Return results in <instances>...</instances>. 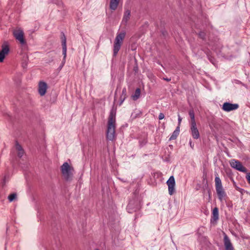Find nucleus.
Listing matches in <instances>:
<instances>
[{
	"instance_id": "obj_6",
	"label": "nucleus",
	"mask_w": 250,
	"mask_h": 250,
	"mask_svg": "<svg viewBox=\"0 0 250 250\" xmlns=\"http://www.w3.org/2000/svg\"><path fill=\"white\" fill-rule=\"evenodd\" d=\"M167 185L168 186V193L172 195L175 192V181L173 176L169 177L167 182Z\"/></svg>"
},
{
	"instance_id": "obj_31",
	"label": "nucleus",
	"mask_w": 250,
	"mask_h": 250,
	"mask_svg": "<svg viewBox=\"0 0 250 250\" xmlns=\"http://www.w3.org/2000/svg\"><path fill=\"white\" fill-rule=\"evenodd\" d=\"M98 250V249H96V250Z\"/></svg>"
},
{
	"instance_id": "obj_19",
	"label": "nucleus",
	"mask_w": 250,
	"mask_h": 250,
	"mask_svg": "<svg viewBox=\"0 0 250 250\" xmlns=\"http://www.w3.org/2000/svg\"><path fill=\"white\" fill-rule=\"evenodd\" d=\"M130 16V11L128 10H126L124 14L123 21L125 22L129 19Z\"/></svg>"
},
{
	"instance_id": "obj_12",
	"label": "nucleus",
	"mask_w": 250,
	"mask_h": 250,
	"mask_svg": "<svg viewBox=\"0 0 250 250\" xmlns=\"http://www.w3.org/2000/svg\"><path fill=\"white\" fill-rule=\"evenodd\" d=\"M224 242L226 250H234V248L229 238L226 235L224 236Z\"/></svg>"
},
{
	"instance_id": "obj_10",
	"label": "nucleus",
	"mask_w": 250,
	"mask_h": 250,
	"mask_svg": "<svg viewBox=\"0 0 250 250\" xmlns=\"http://www.w3.org/2000/svg\"><path fill=\"white\" fill-rule=\"evenodd\" d=\"M215 186L216 193L218 192L224 191L222 186L221 180L218 176H216L215 178Z\"/></svg>"
},
{
	"instance_id": "obj_8",
	"label": "nucleus",
	"mask_w": 250,
	"mask_h": 250,
	"mask_svg": "<svg viewBox=\"0 0 250 250\" xmlns=\"http://www.w3.org/2000/svg\"><path fill=\"white\" fill-rule=\"evenodd\" d=\"M239 107V105L236 104H231L229 103H224L223 104L222 109L226 112H229L230 111L237 109Z\"/></svg>"
},
{
	"instance_id": "obj_9",
	"label": "nucleus",
	"mask_w": 250,
	"mask_h": 250,
	"mask_svg": "<svg viewBox=\"0 0 250 250\" xmlns=\"http://www.w3.org/2000/svg\"><path fill=\"white\" fill-rule=\"evenodd\" d=\"M190 132L193 139H198L200 138V133L196 123L190 124Z\"/></svg>"
},
{
	"instance_id": "obj_22",
	"label": "nucleus",
	"mask_w": 250,
	"mask_h": 250,
	"mask_svg": "<svg viewBox=\"0 0 250 250\" xmlns=\"http://www.w3.org/2000/svg\"><path fill=\"white\" fill-rule=\"evenodd\" d=\"M16 193H12L9 195L8 196V199L9 201L11 202L13 201L16 198Z\"/></svg>"
},
{
	"instance_id": "obj_21",
	"label": "nucleus",
	"mask_w": 250,
	"mask_h": 250,
	"mask_svg": "<svg viewBox=\"0 0 250 250\" xmlns=\"http://www.w3.org/2000/svg\"><path fill=\"white\" fill-rule=\"evenodd\" d=\"M179 128V127L178 126L177 129L173 132L172 135L170 136V140H175L176 139L177 136L179 134V131L178 130Z\"/></svg>"
},
{
	"instance_id": "obj_3",
	"label": "nucleus",
	"mask_w": 250,
	"mask_h": 250,
	"mask_svg": "<svg viewBox=\"0 0 250 250\" xmlns=\"http://www.w3.org/2000/svg\"><path fill=\"white\" fill-rule=\"evenodd\" d=\"M13 35L16 40L21 45H26V42L24 38L23 31L21 28H16L13 31Z\"/></svg>"
},
{
	"instance_id": "obj_25",
	"label": "nucleus",
	"mask_w": 250,
	"mask_h": 250,
	"mask_svg": "<svg viewBox=\"0 0 250 250\" xmlns=\"http://www.w3.org/2000/svg\"><path fill=\"white\" fill-rule=\"evenodd\" d=\"M234 185V186L235 187V188L236 189V190L239 191V192H241L242 190H243L242 188H239L238 187H237L236 185H235V183H234L233 184Z\"/></svg>"
},
{
	"instance_id": "obj_23",
	"label": "nucleus",
	"mask_w": 250,
	"mask_h": 250,
	"mask_svg": "<svg viewBox=\"0 0 250 250\" xmlns=\"http://www.w3.org/2000/svg\"><path fill=\"white\" fill-rule=\"evenodd\" d=\"M246 178L248 183L250 185V173H248L247 174Z\"/></svg>"
},
{
	"instance_id": "obj_30",
	"label": "nucleus",
	"mask_w": 250,
	"mask_h": 250,
	"mask_svg": "<svg viewBox=\"0 0 250 250\" xmlns=\"http://www.w3.org/2000/svg\"><path fill=\"white\" fill-rule=\"evenodd\" d=\"M164 80H166L167 82H169L170 81V79H164Z\"/></svg>"
},
{
	"instance_id": "obj_5",
	"label": "nucleus",
	"mask_w": 250,
	"mask_h": 250,
	"mask_svg": "<svg viewBox=\"0 0 250 250\" xmlns=\"http://www.w3.org/2000/svg\"><path fill=\"white\" fill-rule=\"evenodd\" d=\"M231 167L237 170L246 173L247 171V168L243 166L241 162L238 160L232 159L230 162Z\"/></svg>"
},
{
	"instance_id": "obj_1",
	"label": "nucleus",
	"mask_w": 250,
	"mask_h": 250,
	"mask_svg": "<svg viewBox=\"0 0 250 250\" xmlns=\"http://www.w3.org/2000/svg\"><path fill=\"white\" fill-rule=\"evenodd\" d=\"M116 113L113 111L110 113L108 118L106 138L112 141L115 138Z\"/></svg>"
},
{
	"instance_id": "obj_27",
	"label": "nucleus",
	"mask_w": 250,
	"mask_h": 250,
	"mask_svg": "<svg viewBox=\"0 0 250 250\" xmlns=\"http://www.w3.org/2000/svg\"><path fill=\"white\" fill-rule=\"evenodd\" d=\"M122 93H123V94H125V96L124 97V99H123V100L121 102V104L123 103V101L125 100V95H126V89L125 88H124L123 89V91H122Z\"/></svg>"
},
{
	"instance_id": "obj_13",
	"label": "nucleus",
	"mask_w": 250,
	"mask_h": 250,
	"mask_svg": "<svg viewBox=\"0 0 250 250\" xmlns=\"http://www.w3.org/2000/svg\"><path fill=\"white\" fill-rule=\"evenodd\" d=\"M219 219V211L217 207L214 208L212 212L211 215V222H216Z\"/></svg>"
},
{
	"instance_id": "obj_28",
	"label": "nucleus",
	"mask_w": 250,
	"mask_h": 250,
	"mask_svg": "<svg viewBox=\"0 0 250 250\" xmlns=\"http://www.w3.org/2000/svg\"><path fill=\"white\" fill-rule=\"evenodd\" d=\"M181 121H182V118L180 117V116H179V117H178L179 125H180V124H181Z\"/></svg>"
},
{
	"instance_id": "obj_17",
	"label": "nucleus",
	"mask_w": 250,
	"mask_h": 250,
	"mask_svg": "<svg viewBox=\"0 0 250 250\" xmlns=\"http://www.w3.org/2000/svg\"><path fill=\"white\" fill-rule=\"evenodd\" d=\"M188 114L190 118V124L196 123L194 110L193 109L190 110L188 111Z\"/></svg>"
},
{
	"instance_id": "obj_11",
	"label": "nucleus",
	"mask_w": 250,
	"mask_h": 250,
	"mask_svg": "<svg viewBox=\"0 0 250 250\" xmlns=\"http://www.w3.org/2000/svg\"><path fill=\"white\" fill-rule=\"evenodd\" d=\"M47 84L43 82H40L39 84V93L41 96L45 95L47 90Z\"/></svg>"
},
{
	"instance_id": "obj_2",
	"label": "nucleus",
	"mask_w": 250,
	"mask_h": 250,
	"mask_svg": "<svg viewBox=\"0 0 250 250\" xmlns=\"http://www.w3.org/2000/svg\"><path fill=\"white\" fill-rule=\"evenodd\" d=\"M125 32H121L117 34L114 43L113 54L116 56L119 50L120 49L121 45L123 40L125 38Z\"/></svg>"
},
{
	"instance_id": "obj_15",
	"label": "nucleus",
	"mask_w": 250,
	"mask_h": 250,
	"mask_svg": "<svg viewBox=\"0 0 250 250\" xmlns=\"http://www.w3.org/2000/svg\"><path fill=\"white\" fill-rule=\"evenodd\" d=\"M16 149L18 153V155L19 157H21L24 154V150L21 146L18 143H16L15 146Z\"/></svg>"
},
{
	"instance_id": "obj_18",
	"label": "nucleus",
	"mask_w": 250,
	"mask_h": 250,
	"mask_svg": "<svg viewBox=\"0 0 250 250\" xmlns=\"http://www.w3.org/2000/svg\"><path fill=\"white\" fill-rule=\"evenodd\" d=\"M217 194L218 195L219 199L221 201H222L223 200H225L226 197H227V194H226L225 190L222 191L218 192H217Z\"/></svg>"
},
{
	"instance_id": "obj_16",
	"label": "nucleus",
	"mask_w": 250,
	"mask_h": 250,
	"mask_svg": "<svg viewBox=\"0 0 250 250\" xmlns=\"http://www.w3.org/2000/svg\"><path fill=\"white\" fill-rule=\"evenodd\" d=\"M120 0H110V8L111 9L115 10L117 9Z\"/></svg>"
},
{
	"instance_id": "obj_4",
	"label": "nucleus",
	"mask_w": 250,
	"mask_h": 250,
	"mask_svg": "<svg viewBox=\"0 0 250 250\" xmlns=\"http://www.w3.org/2000/svg\"><path fill=\"white\" fill-rule=\"evenodd\" d=\"M61 171L63 175L66 179H68L72 174L73 168L67 163H64L61 167Z\"/></svg>"
},
{
	"instance_id": "obj_26",
	"label": "nucleus",
	"mask_w": 250,
	"mask_h": 250,
	"mask_svg": "<svg viewBox=\"0 0 250 250\" xmlns=\"http://www.w3.org/2000/svg\"><path fill=\"white\" fill-rule=\"evenodd\" d=\"M158 118L159 120H162L165 118V115L163 113H160Z\"/></svg>"
},
{
	"instance_id": "obj_29",
	"label": "nucleus",
	"mask_w": 250,
	"mask_h": 250,
	"mask_svg": "<svg viewBox=\"0 0 250 250\" xmlns=\"http://www.w3.org/2000/svg\"><path fill=\"white\" fill-rule=\"evenodd\" d=\"M189 144H190V146L193 148V145L192 144V142L191 141H190L189 142Z\"/></svg>"
},
{
	"instance_id": "obj_7",
	"label": "nucleus",
	"mask_w": 250,
	"mask_h": 250,
	"mask_svg": "<svg viewBox=\"0 0 250 250\" xmlns=\"http://www.w3.org/2000/svg\"><path fill=\"white\" fill-rule=\"evenodd\" d=\"M2 49L0 51V62H3L5 56L9 51V47L7 42H4L2 45Z\"/></svg>"
},
{
	"instance_id": "obj_14",
	"label": "nucleus",
	"mask_w": 250,
	"mask_h": 250,
	"mask_svg": "<svg viewBox=\"0 0 250 250\" xmlns=\"http://www.w3.org/2000/svg\"><path fill=\"white\" fill-rule=\"evenodd\" d=\"M62 53L64 55V58L66 57V38L64 35H63V37L62 38Z\"/></svg>"
},
{
	"instance_id": "obj_20",
	"label": "nucleus",
	"mask_w": 250,
	"mask_h": 250,
	"mask_svg": "<svg viewBox=\"0 0 250 250\" xmlns=\"http://www.w3.org/2000/svg\"><path fill=\"white\" fill-rule=\"evenodd\" d=\"M141 94V90L140 88H137L135 91L134 94L132 96V98L134 100L138 99Z\"/></svg>"
},
{
	"instance_id": "obj_24",
	"label": "nucleus",
	"mask_w": 250,
	"mask_h": 250,
	"mask_svg": "<svg viewBox=\"0 0 250 250\" xmlns=\"http://www.w3.org/2000/svg\"><path fill=\"white\" fill-rule=\"evenodd\" d=\"M147 142V140L146 138H145L142 141H140V143L141 145L143 146L145 145Z\"/></svg>"
}]
</instances>
